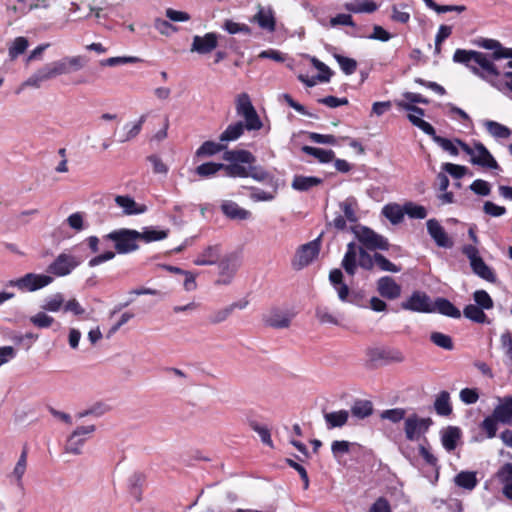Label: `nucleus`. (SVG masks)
<instances>
[{
	"instance_id": "5701e85b",
	"label": "nucleus",
	"mask_w": 512,
	"mask_h": 512,
	"mask_svg": "<svg viewBox=\"0 0 512 512\" xmlns=\"http://www.w3.org/2000/svg\"><path fill=\"white\" fill-rule=\"evenodd\" d=\"M497 478L503 485V495L512 500V463H505L497 472Z\"/></svg>"
},
{
	"instance_id": "dca6fc26",
	"label": "nucleus",
	"mask_w": 512,
	"mask_h": 512,
	"mask_svg": "<svg viewBox=\"0 0 512 512\" xmlns=\"http://www.w3.org/2000/svg\"><path fill=\"white\" fill-rule=\"evenodd\" d=\"M95 431L94 425L77 427L69 436L65 450L68 453L78 455L81 453V447L86 441L85 436L90 435Z\"/></svg>"
},
{
	"instance_id": "f8f14e48",
	"label": "nucleus",
	"mask_w": 512,
	"mask_h": 512,
	"mask_svg": "<svg viewBox=\"0 0 512 512\" xmlns=\"http://www.w3.org/2000/svg\"><path fill=\"white\" fill-rule=\"evenodd\" d=\"M342 214H338L329 225H332L338 231H344L347 228V222L356 223L358 216L356 213L357 202L354 198H347L339 203Z\"/></svg>"
},
{
	"instance_id": "5fc2aeb1",
	"label": "nucleus",
	"mask_w": 512,
	"mask_h": 512,
	"mask_svg": "<svg viewBox=\"0 0 512 512\" xmlns=\"http://www.w3.org/2000/svg\"><path fill=\"white\" fill-rule=\"evenodd\" d=\"M222 167L223 163L206 162L197 166L196 174L202 178H207L222 170Z\"/></svg>"
},
{
	"instance_id": "603ef678",
	"label": "nucleus",
	"mask_w": 512,
	"mask_h": 512,
	"mask_svg": "<svg viewBox=\"0 0 512 512\" xmlns=\"http://www.w3.org/2000/svg\"><path fill=\"white\" fill-rule=\"evenodd\" d=\"M29 42L25 37H17L14 39L12 45L9 47V57L15 60L19 55L23 54L28 48Z\"/></svg>"
},
{
	"instance_id": "412c9836",
	"label": "nucleus",
	"mask_w": 512,
	"mask_h": 512,
	"mask_svg": "<svg viewBox=\"0 0 512 512\" xmlns=\"http://www.w3.org/2000/svg\"><path fill=\"white\" fill-rule=\"evenodd\" d=\"M220 256L221 246L219 244L209 245L197 255L193 263L198 266L214 265L221 259Z\"/></svg>"
},
{
	"instance_id": "0eeeda50",
	"label": "nucleus",
	"mask_w": 512,
	"mask_h": 512,
	"mask_svg": "<svg viewBox=\"0 0 512 512\" xmlns=\"http://www.w3.org/2000/svg\"><path fill=\"white\" fill-rule=\"evenodd\" d=\"M456 142L466 154L471 156L472 164L490 169H499L497 161L481 142H476L473 148L460 139H457Z\"/></svg>"
},
{
	"instance_id": "052dcab7",
	"label": "nucleus",
	"mask_w": 512,
	"mask_h": 512,
	"mask_svg": "<svg viewBox=\"0 0 512 512\" xmlns=\"http://www.w3.org/2000/svg\"><path fill=\"white\" fill-rule=\"evenodd\" d=\"M374 261H375L376 265L379 267V269L382 271H389V272L397 273L401 270L400 267H398L397 265L392 263L389 259H387L384 255H382L380 253L376 252L374 254Z\"/></svg>"
},
{
	"instance_id": "a18cd8bd",
	"label": "nucleus",
	"mask_w": 512,
	"mask_h": 512,
	"mask_svg": "<svg viewBox=\"0 0 512 512\" xmlns=\"http://www.w3.org/2000/svg\"><path fill=\"white\" fill-rule=\"evenodd\" d=\"M407 118L412 123V125L416 126L420 130H422L425 134L432 137L433 140H435V137L438 136L436 134L435 128L430 123L423 120L422 118H420L414 114H408Z\"/></svg>"
},
{
	"instance_id": "a211bd4d",
	"label": "nucleus",
	"mask_w": 512,
	"mask_h": 512,
	"mask_svg": "<svg viewBox=\"0 0 512 512\" xmlns=\"http://www.w3.org/2000/svg\"><path fill=\"white\" fill-rule=\"evenodd\" d=\"M218 45V35L214 32L206 33L204 36L196 35L193 37L191 52L199 54H209Z\"/></svg>"
},
{
	"instance_id": "f03ea898",
	"label": "nucleus",
	"mask_w": 512,
	"mask_h": 512,
	"mask_svg": "<svg viewBox=\"0 0 512 512\" xmlns=\"http://www.w3.org/2000/svg\"><path fill=\"white\" fill-rule=\"evenodd\" d=\"M228 164H223L222 170L231 178H247L250 174L249 166L256 162L255 156L245 149L226 150L222 156Z\"/></svg>"
},
{
	"instance_id": "39448f33",
	"label": "nucleus",
	"mask_w": 512,
	"mask_h": 512,
	"mask_svg": "<svg viewBox=\"0 0 512 512\" xmlns=\"http://www.w3.org/2000/svg\"><path fill=\"white\" fill-rule=\"evenodd\" d=\"M461 251L469 259L474 274L487 282L496 283L497 277L495 272L484 262L475 245L466 244L462 247Z\"/></svg>"
},
{
	"instance_id": "13d9d810",
	"label": "nucleus",
	"mask_w": 512,
	"mask_h": 512,
	"mask_svg": "<svg viewBox=\"0 0 512 512\" xmlns=\"http://www.w3.org/2000/svg\"><path fill=\"white\" fill-rule=\"evenodd\" d=\"M141 59L135 56H117L104 59L100 62L101 66L114 67L122 64H130L140 62Z\"/></svg>"
},
{
	"instance_id": "de8ad7c7",
	"label": "nucleus",
	"mask_w": 512,
	"mask_h": 512,
	"mask_svg": "<svg viewBox=\"0 0 512 512\" xmlns=\"http://www.w3.org/2000/svg\"><path fill=\"white\" fill-rule=\"evenodd\" d=\"M46 80H49V77L45 71V68L42 67L36 73H34L31 77H29L25 82H23V84L16 91V93L19 94L21 92V90L23 89V87H25V86L39 88L41 83Z\"/></svg>"
},
{
	"instance_id": "7c9ffc66",
	"label": "nucleus",
	"mask_w": 512,
	"mask_h": 512,
	"mask_svg": "<svg viewBox=\"0 0 512 512\" xmlns=\"http://www.w3.org/2000/svg\"><path fill=\"white\" fill-rule=\"evenodd\" d=\"M434 408L440 416H450L452 414V405L450 403V394L447 391H441L434 402Z\"/></svg>"
},
{
	"instance_id": "ddd939ff",
	"label": "nucleus",
	"mask_w": 512,
	"mask_h": 512,
	"mask_svg": "<svg viewBox=\"0 0 512 512\" xmlns=\"http://www.w3.org/2000/svg\"><path fill=\"white\" fill-rule=\"evenodd\" d=\"M79 264L80 261L75 256L61 253L47 267V272L56 277H63L69 275Z\"/></svg>"
},
{
	"instance_id": "aec40b11",
	"label": "nucleus",
	"mask_w": 512,
	"mask_h": 512,
	"mask_svg": "<svg viewBox=\"0 0 512 512\" xmlns=\"http://www.w3.org/2000/svg\"><path fill=\"white\" fill-rule=\"evenodd\" d=\"M427 230L439 247L451 248L453 246V241L436 219H429L427 221Z\"/></svg>"
},
{
	"instance_id": "4468645a",
	"label": "nucleus",
	"mask_w": 512,
	"mask_h": 512,
	"mask_svg": "<svg viewBox=\"0 0 512 512\" xmlns=\"http://www.w3.org/2000/svg\"><path fill=\"white\" fill-rule=\"evenodd\" d=\"M401 308L419 313H434L430 297L420 291L413 292L406 301L401 303Z\"/></svg>"
},
{
	"instance_id": "37998d69",
	"label": "nucleus",
	"mask_w": 512,
	"mask_h": 512,
	"mask_svg": "<svg viewBox=\"0 0 512 512\" xmlns=\"http://www.w3.org/2000/svg\"><path fill=\"white\" fill-rule=\"evenodd\" d=\"M333 57L339 64L344 74L352 75L356 72L358 64L355 59L343 56L338 53H334Z\"/></svg>"
},
{
	"instance_id": "338daca9",
	"label": "nucleus",
	"mask_w": 512,
	"mask_h": 512,
	"mask_svg": "<svg viewBox=\"0 0 512 512\" xmlns=\"http://www.w3.org/2000/svg\"><path fill=\"white\" fill-rule=\"evenodd\" d=\"M30 321L38 328H48L53 324L54 318L45 314L44 312H39L32 316Z\"/></svg>"
},
{
	"instance_id": "20e7f679",
	"label": "nucleus",
	"mask_w": 512,
	"mask_h": 512,
	"mask_svg": "<svg viewBox=\"0 0 512 512\" xmlns=\"http://www.w3.org/2000/svg\"><path fill=\"white\" fill-rule=\"evenodd\" d=\"M103 238L113 241L119 254H127L139 248V231L136 230L122 228L108 233Z\"/></svg>"
},
{
	"instance_id": "e2e57ef3",
	"label": "nucleus",
	"mask_w": 512,
	"mask_h": 512,
	"mask_svg": "<svg viewBox=\"0 0 512 512\" xmlns=\"http://www.w3.org/2000/svg\"><path fill=\"white\" fill-rule=\"evenodd\" d=\"M64 303V297L61 293H57L45 300L42 308L49 312H57L60 310Z\"/></svg>"
},
{
	"instance_id": "6ab92c4d",
	"label": "nucleus",
	"mask_w": 512,
	"mask_h": 512,
	"mask_svg": "<svg viewBox=\"0 0 512 512\" xmlns=\"http://www.w3.org/2000/svg\"><path fill=\"white\" fill-rule=\"evenodd\" d=\"M377 291L385 299L395 300L401 295V286L390 276H383L377 281Z\"/></svg>"
},
{
	"instance_id": "ea45409f",
	"label": "nucleus",
	"mask_w": 512,
	"mask_h": 512,
	"mask_svg": "<svg viewBox=\"0 0 512 512\" xmlns=\"http://www.w3.org/2000/svg\"><path fill=\"white\" fill-rule=\"evenodd\" d=\"M345 9L352 13H373L377 10V4L372 0H363L361 2L346 3Z\"/></svg>"
},
{
	"instance_id": "6e6d98bb",
	"label": "nucleus",
	"mask_w": 512,
	"mask_h": 512,
	"mask_svg": "<svg viewBox=\"0 0 512 512\" xmlns=\"http://www.w3.org/2000/svg\"><path fill=\"white\" fill-rule=\"evenodd\" d=\"M430 340L436 346L445 350H452L454 348L453 340L449 335L441 332H432Z\"/></svg>"
},
{
	"instance_id": "2eb2a0df",
	"label": "nucleus",
	"mask_w": 512,
	"mask_h": 512,
	"mask_svg": "<svg viewBox=\"0 0 512 512\" xmlns=\"http://www.w3.org/2000/svg\"><path fill=\"white\" fill-rule=\"evenodd\" d=\"M432 421L430 418H419L416 414H413L405 420V435L410 441H414L419 438L421 433L428 430Z\"/></svg>"
},
{
	"instance_id": "69168bd1",
	"label": "nucleus",
	"mask_w": 512,
	"mask_h": 512,
	"mask_svg": "<svg viewBox=\"0 0 512 512\" xmlns=\"http://www.w3.org/2000/svg\"><path fill=\"white\" fill-rule=\"evenodd\" d=\"M224 29L229 34H237V33L250 34L251 33V29H250V27L248 25L237 23V22H234L232 20H226L225 21Z\"/></svg>"
},
{
	"instance_id": "f704fd0d",
	"label": "nucleus",
	"mask_w": 512,
	"mask_h": 512,
	"mask_svg": "<svg viewBox=\"0 0 512 512\" xmlns=\"http://www.w3.org/2000/svg\"><path fill=\"white\" fill-rule=\"evenodd\" d=\"M484 125L488 133L494 138L508 139L512 135L511 129L499 122L487 120Z\"/></svg>"
},
{
	"instance_id": "c85d7f7f",
	"label": "nucleus",
	"mask_w": 512,
	"mask_h": 512,
	"mask_svg": "<svg viewBox=\"0 0 512 512\" xmlns=\"http://www.w3.org/2000/svg\"><path fill=\"white\" fill-rule=\"evenodd\" d=\"M115 202L118 206L124 209V212L127 215L141 214L146 211V206L142 205L139 207L130 196L118 195L115 198Z\"/></svg>"
},
{
	"instance_id": "8fccbe9b",
	"label": "nucleus",
	"mask_w": 512,
	"mask_h": 512,
	"mask_svg": "<svg viewBox=\"0 0 512 512\" xmlns=\"http://www.w3.org/2000/svg\"><path fill=\"white\" fill-rule=\"evenodd\" d=\"M473 299L476 303L475 305L479 306L483 310H490L494 307L493 299L485 290H476L473 293Z\"/></svg>"
},
{
	"instance_id": "3c124183",
	"label": "nucleus",
	"mask_w": 512,
	"mask_h": 512,
	"mask_svg": "<svg viewBox=\"0 0 512 512\" xmlns=\"http://www.w3.org/2000/svg\"><path fill=\"white\" fill-rule=\"evenodd\" d=\"M492 416L503 424H512V409L505 403L495 407Z\"/></svg>"
},
{
	"instance_id": "6e6552de",
	"label": "nucleus",
	"mask_w": 512,
	"mask_h": 512,
	"mask_svg": "<svg viewBox=\"0 0 512 512\" xmlns=\"http://www.w3.org/2000/svg\"><path fill=\"white\" fill-rule=\"evenodd\" d=\"M356 238L363 245L364 249L376 251L389 249L388 240L367 226H355L351 228Z\"/></svg>"
},
{
	"instance_id": "774afa93",
	"label": "nucleus",
	"mask_w": 512,
	"mask_h": 512,
	"mask_svg": "<svg viewBox=\"0 0 512 512\" xmlns=\"http://www.w3.org/2000/svg\"><path fill=\"white\" fill-rule=\"evenodd\" d=\"M460 400L466 405L474 404L479 399V393L476 388H463L459 394Z\"/></svg>"
},
{
	"instance_id": "423d86ee",
	"label": "nucleus",
	"mask_w": 512,
	"mask_h": 512,
	"mask_svg": "<svg viewBox=\"0 0 512 512\" xmlns=\"http://www.w3.org/2000/svg\"><path fill=\"white\" fill-rule=\"evenodd\" d=\"M236 113L238 116L244 118L246 130L258 131L263 127V123L247 93H241L237 96Z\"/></svg>"
},
{
	"instance_id": "0e129e2a",
	"label": "nucleus",
	"mask_w": 512,
	"mask_h": 512,
	"mask_svg": "<svg viewBox=\"0 0 512 512\" xmlns=\"http://www.w3.org/2000/svg\"><path fill=\"white\" fill-rule=\"evenodd\" d=\"M497 422L498 420L491 416L486 417L481 423V429L486 433L488 438H494L497 432Z\"/></svg>"
},
{
	"instance_id": "680f3d73",
	"label": "nucleus",
	"mask_w": 512,
	"mask_h": 512,
	"mask_svg": "<svg viewBox=\"0 0 512 512\" xmlns=\"http://www.w3.org/2000/svg\"><path fill=\"white\" fill-rule=\"evenodd\" d=\"M426 5L433 10H435L438 13H446V12H452L457 11L459 13L466 10V7L464 5H438L433 0H424Z\"/></svg>"
},
{
	"instance_id": "79ce46f5",
	"label": "nucleus",
	"mask_w": 512,
	"mask_h": 512,
	"mask_svg": "<svg viewBox=\"0 0 512 512\" xmlns=\"http://www.w3.org/2000/svg\"><path fill=\"white\" fill-rule=\"evenodd\" d=\"M44 68H45V71H46L49 79L54 78L59 75H62V74L69 73V68L66 63L65 57L59 61H55V62L45 65Z\"/></svg>"
},
{
	"instance_id": "4c0bfd02",
	"label": "nucleus",
	"mask_w": 512,
	"mask_h": 512,
	"mask_svg": "<svg viewBox=\"0 0 512 512\" xmlns=\"http://www.w3.org/2000/svg\"><path fill=\"white\" fill-rule=\"evenodd\" d=\"M461 436V431L458 427L450 426L442 436V445L447 451H453L457 446V441Z\"/></svg>"
},
{
	"instance_id": "864d4df0",
	"label": "nucleus",
	"mask_w": 512,
	"mask_h": 512,
	"mask_svg": "<svg viewBox=\"0 0 512 512\" xmlns=\"http://www.w3.org/2000/svg\"><path fill=\"white\" fill-rule=\"evenodd\" d=\"M404 211L412 219H424L427 217V210L424 206L418 205L412 201L404 204Z\"/></svg>"
},
{
	"instance_id": "b1692460",
	"label": "nucleus",
	"mask_w": 512,
	"mask_h": 512,
	"mask_svg": "<svg viewBox=\"0 0 512 512\" xmlns=\"http://www.w3.org/2000/svg\"><path fill=\"white\" fill-rule=\"evenodd\" d=\"M359 247L354 242H350L347 245L346 253L342 260V267L347 274L353 276L357 268V254Z\"/></svg>"
},
{
	"instance_id": "a19ab883",
	"label": "nucleus",
	"mask_w": 512,
	"mask_h": 512,
	"mask_svg": "<svg viewBox=\"0 0 512 512\" xmlns=\"http://www.w3.org/2000/svg\"><path fill=\"white\" fill-rule=\"evenodd\" d=\"M310 61L312 66L319 71L316 75V79H318L320 83L329 82L331 77L334 75V72L316 57H311Z\"/></svg>"
},
{
	"instance_id": "bf43d9fd",
	"label": "nucleus",
	"mask_w": 512,
	"mask_h": 512,
	"mask_svg": "<svg viewBox=\"0 0 512 512\" xmlns=\"http://www.w3.org/2000/svg\"><path fill=\"white\" fill-rule=\"evenodd\" d=\"M355 445L346 440H335L331 444V451L335 459H339L344 454H348L350 452V448Z\"/></svg>"
},
{
	"instance_id": "f3484780",
	"label": "nucleus",
	"mask_w": 512,
	"mask_h": 512,
	"mask_svg": "<svg viewBox=\"0 0 512 512\" xmlns=\"http://www.w3.org/2000/svg\"><path fill=\"white\" fill-rule=\"evenodd\" d=\"M257 9L251 21L256 23L263 30L274 32L276 30V17L272 7H263L259 4Z\"/></svg>"
},
{
	"instance_id": "72a5a7b5",
	"label": "nucleus",
	"mask_w": 512,
	"mask_h": 512,
	"mask_svg": "<svg viewBox=\"0 0 512 512\" xmlns=\"http://www.w3.org/2000/svg\"><path fill=\"white\" fill-rule=\"evenodd\" d=\"M373 404L369 400H355L351 407V414L358 419H365L373 414Z\"/></svg>"
},
{
	"instance_id": "bb28decb",
	"label": "nucleus",
	"mask_w": 512,
	"mask_h": 512,
	"mask_svg": "<svg viewBox=\"0 0 512 512\" xmlns=\"http://www.w3.org/2000/svg\"><path fill=\"white\" fill-rule=\"evenodd\" d=\"M246 129V122L237 121L227 126V128L220 134L219 140L221 142H230L239 139Z\"/></svg>"
},
{
	"instance_id": "4be33fe9",
	"label": "nucleus",
	"mask_w": 512,
	"mask_h": 512,
	"mask_svg": "<svg viewBox=\"0 0 512 512\" xmlns=\"http://www.w3.org/2000/svg\"><path fill=\"white\" fill-rule=\"evenodd\" d=\"M432 309H434V312H438L442 315L454 319L461 317L460 310L451 301L443 297H438L435 299L434 303L432 304Z\"/></svg>"
},
{
	"instance_id": "7ed1b4c3",
	"label": "nucleus",
	"mask_w": 512,
	"mask_h": 512,
	"mask_svg": "<svg viewBox=\"0 0 512 512\" xmlns=\"http://www.w3.org/2000/svg\"><path fill=\"white\" fill-rule=\"evenodd\" d=\"M366 357L373 367L402 363L405 360V356L400 349L388 346L370 347L366 350Z\"/></svg>"
},
{
	"instance_id": "4d7b16f0",
	"label": "nucleus",
	"mask_w": 512,
	"mask_h": 512,
	"mask_svg": "<svg viewBox=\"0 0 512 512\" xmlns=\"http://www.w3.org/2000/svg\"><path fill=\"white\" fill-rule=\"evenodd\" d=\"M27 455L28 449L24 446L21 455L16 463V466L13 470V476L16 478L17 482L20 484L22 481V477L25 474L26 466H27Z\"/></svg>"
},
{
	"instance_id": "e433bc0d",
	"label": "nucleus",
	"mask_w": 512,
	"mask_h": 512,
	"mask_svg": "<svg viewBox=\"0 0 512 512\" xmlns=\"http://www.w3.org/2000/svg\"><path fill=\"white\" fill-rule=\"evenodd\" d=\"M302 151L307 155L315 157L321 163H329L335 157V153L333 150H326L307 145L302 147Z\"/></svg>"
},
{
	"instance_id": "49530a36",
	"label": "nucleus",
	"mask_w": 512,
	"mask_h": 512,
	"mask_svg": "<svg viewBox=\"0 0 512 512\" xmlns=\"http://www.w3.org/2000/svg\"><path fill=\"white\" fill-rule=\"evenodd\" d=\"M478 46L487 50H492V53L489 55L494 60H500V57L497 54H500L503 49V45L495 39L490 38H482L477 42Z\"/></svg>"
},
{
	"instance_id": "f257e3e1",
	"label": "nucleus",
	"mask_w": 512,
	"mask_h": 512,
	"mask_svg": "<svg viewBox=\"0 0 512 512\" xmlns=\"http://www.w3.org/2000/svg\"><path fill=\"white\" fill-rule=\"evenodd\" d=\"M453 61L456 63L464 64L475 75H478L482 78H487L488 76H500L499 70L493 63L495 60L492 59L488 54L479 51L456 49L453 55Z\"/></svg>"
},
{
	"instance_id": "c03bdc74",
	"label": "nucleus",
	"mask_w": 512,
	"mask_h": 512,
	"mask_svg": "<svg viewBox=\"0 0 512 512\" xmlns=\"http://www.w3.org/2000/svg\"><path fill=\"white\" fill-rule=\"evenodd\" d=\"M226 149V145L214 141H205L196 151L197 156H212Z\"/></svg>"
},
{
	"instance_id": "a878e982",
	"label": "nucleus",
	"mask_w": 512,
	"mask_h": 512,
	"mask_svg": "<svg viewBox=\"0 0 512 512\" xmlns=\"http://www.w3.org/2000/svg\"><path fill=\"white\" fill-rule=\"evenodd\" d=\"M265 323L267 326L276 329L288 328L291 323V317L288 314L275 309L272 310L269 316L265 318Z\"/></svg>"
},
{
	"instance_id": "393cba45",
	"label": "nucleus",
	"mask_w": 512,
	"mask_h": 512,
	"mask_svg": "<svg viewBox=\"0 0 512 512\" xmlns=\"http://www.w3.org/2000/svg\"><path fill=\"white\" fill-rule=\"evenodd\" d=\"M223 214L233 220H246L251 216V212L240 207L233 201H225L221 205Z\"/></svg>"
},
{
	"instance_id": "473e14b6",
	"label": "nucleus",
	"mask_w": 512,
	"mask_h": 512,
	"mask_svg": "<svg viewBox=\"0 0 512 512\" xmlns=\"http://www.w3.org/2000/svg\"><path fill=\"white\" fill-rule=\"evenodd\" d=\"M348 418L349 412L347 410H339L324 414V419L329 429L343 427L346 425Z\"/></svg>"
},
{
	"instance_id": "2f4dec72",
	"label": "nucleus",
	"mask_w": 512,
	"mask_h": 512,
	"mask_svg": "<svg viewBox=\"0 0 512 512\" xmlns=\"http://www.w3.org/2000/svg\"><path fill=\"white\" fill-rule=\"evenodd\" d=\"M455 484L463 488L465 490L471 491L473 490L477 484L478 480L476 478V473L472 471H461L454 478Z\"/></svg>"
},
{
	"instance_id": "c756f323",
	"label": "nucleus",
	"mask_w": 512,
	"mask_h": 512,
	"mask_svg": "<svg viewBox=\"0 0 512 512\" xmlns=\"http://www.w3.org/2000/svg\"><path fill=\"white\" fill-rule=\"evenodd\" d=\"M323 180L315 176L296 175L292 181V188L297 191H308L312 187L322 184Z\"/></svg>"
},
{
	"instance_id": "c9c22d12",
	"label": "nucleus",
	"mask_w": 512,
	"mask_h": 512,
	"mask_svg": "<svg viewBox=\"0 0 512 512\" xmlns=\"http://www.w3.org/2000/svg\"><path fill=\"white\" fill-rule=\"evenodd\" d=\"M463 315L467 319H469L475 323H479V324H484V323L489 324L490 323V321H489L487 315L484 313L483 309L475 304L466 305L463 309Z\"/></svg>"
},
{
	"instance_id": "09e8293b",
	"label": "nucleus",
	"mask_w": 512,
	"mask_h": 512,
	"mask_svg": "<svg viewBox=\"0 0 512 512\" xmlns=\"http://www.w3.org/2000/svg\"><path fill=\"white\" fill-rule=\"evenodd\" d=\"M168 236L167 230H155L147 228L143 232H139V241L143 240L146 243L163 240Z\"/></svg>"
},
{
	"instance_id": "9d476101",
	"label": "nucleus",
	"mask_w": 512,
	"mask_h": 512,
	"mask_svg": "<svg viewBox=\"0 0 512 512\" xmlns=\"http://www.w3.org/2000/svg\"><path fill=\"white\" fill-rule=\"evenodd\" d=\"M53 282V277L45 274L27 273L24 276L10 280L6 286L17 287L21 291L33 292L42 289Z\"/></svg>"
},
{
	"instance_id": "cd10ccee",
	"label": "nucleus",
	"mask_w": 512,
	"mask_h": 512,
	"mask_svg": "<svg viewBox=\"0 0 512 512\" xmlns=\"http://www.w3.org/2000/svg\"><path fill=\"white\" fill-rule=\"evenodd\" d=\"M382 215L385 216L393 225L401 223L404 219V205L398 203H388L382 208Z\"/></svg>"
},
{
	"instance_id": "9b49d317",
	"label": "nucleus",
	"mask_w": 512,
	"mask_h": 512,
	"mask_svg": "<svg viewBox=\"0 0 512 512\" xmlns=\"http://www.w3.org/2000/svg\"><path fill=\"white\" fill-rule=\"evenodd\" d=\"M219 277L216 285H228L232 282L240 266V259L237 254L230 253L218 261Z\"/></svg>"
},
{
	"instance_id": "58836bf2",
	"label": "nucleus",
	"mask_w": 512,
	"mask_h": 512,
	"mask_svg": "<svg viewBox=\"0 0 512 512\" xmlns=\"http://www.w3.org/2000/svg\"><path fill=\"white\" fill-rule=\"evenodd\" d=\"M248 425L253 431H255L259 435L263 444L269 446L270 448L274 447L271 438V432L267 426L261 425L256 420L253 419H248Z\"/></svg>"
},
{
	"instance_id": "1a4fd4ad",
	"label": "nucleus",
	"mask_w": 512,
	"mask_h": 512,
	"mask_svg": "<svg viewBox=\"0 0 512 512\" xmlns=\"http://www.w3.org/2000/svg\"><path fill=\"white\" fill-rule=\"evenodd\" d=\"M321 249V236L301 245L292 259V267L295 270H301L310 265L319 255Z\"/></svg>"
}]
</instances>
